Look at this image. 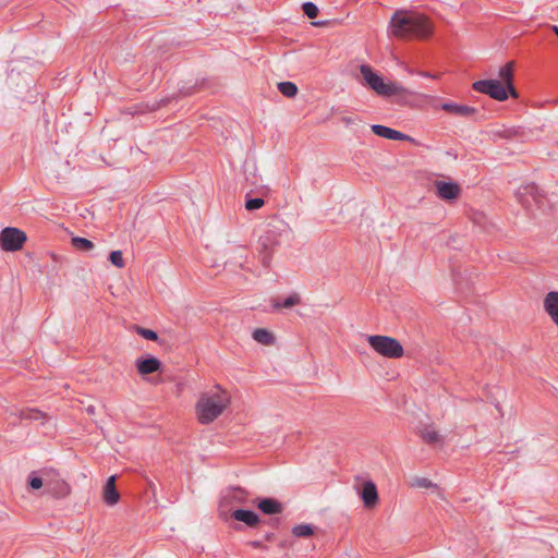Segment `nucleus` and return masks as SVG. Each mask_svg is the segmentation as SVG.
<instances>
[{
	"label": "nucleus",
	"mask_w": 558,
	"mask_h": 558,
	"mask_svg": "<svg viewBox=\"0 0 558 558\" xmlns=\"http://www.w3.org/2000/svg\"><path fill=\"white\" fill-rule=\"evenodd\" d=\"M388 32L391 36L400 39H425L433 33V25L422 14L397 11L391 16Z\"/></svg>",
	"instance_id": "obj_1"
},
{
	"label": "nucleus",
	"mask_w": 558,
	"mask_h": 558,
	"mask_svg": "<svg viewBox=\"0 0 558 558\" xmlns=\"http://www.w3.org/2000/svg\"><path fill=\"white\" fill-rule=\"evenodd\" d=\"M231 404L230 393L217 385L199 395L195 404L197 421L207 425L217 420Z\"/></svg>",
	"instance_id": "obj_2"
},
{
	"label": "nucleus",
	"mask_w": 558,
	"mask_h": 558,
	"mask_svg": "<svg viewBox=\"0 0 558 558\" xmlns=\"http://www.w3.org/2000/svg\"><path fill=\"white\" fill-rule=\"evenodd\" d=\"M360 71L365 83L379 96L390 97L395 95L409 94V90L399 83L385 82L384 78L375 73L369 65H361Z\"/></svg>",
	"instance_id": "obj_3"
},
{
	"label": "nucleus",
	"mask_w": 558,
	"mask_h": 558,
	"mask_svg": "<svg viewBox=\"0 0 558 558\" xmlns=\"http://www.w3.org/2000/svg\"><path fill=\"white\" fill-rule=\"evenodd\" d=\"M367 342L376 353L387 359H400L404 353L401 343L389 336H367Z\"/></svg>",
	"instance_id": "obj_4"
},
{
	"label": "nucleus",
	"mask_w": 558,
	"mask_h": 558,
	"mask_svg": "<svg viewBox=\"0 0 558 558\" xmlns=\"http://www.w3.org/2000/svg\"><path fill=\"white\" fill-rule=\"evenodd\" d=\"M279 245V231L275 228H267L259 236L256 251L264 266H268L275 248Z\"/></svg>",
	"instance_id": "obj_5"
},
{
	"label": "nucleus",
	"mask_w": 558,
	"mask_h": 558,
	"mask_svg": "<svg viewBox=\"0 0 558 558\" xmlns=\"http://www.w3.org/2000/svg\"><path fill=\"white\" fill-rule=\"evenodd\" d=\"M26 240V233L17 228L7 227L0 232V246L5 252L20 251Z\"/></svg>",
	"instance_id": "obj_6"
},
{
	"label": "nucleus",
	"mask_w": 558,
	"mask_h": 558,
	"mask_svg": "<svg viewBox=\"0 0 558 558\" xmlns=\"http://www.w3.org/2000/svg\"><path fill=\"white\" fill-rule=\"evenodd\" d=\"M473 89L478 93L486 94L495 100L504 101L508 99L509 88L498 80H482L473 83Z\"/></svg>",
	"instance_id": "obj_7"
},
{
	"label": "nucleus",
	"mask_w": 558,
	"mask_h": 558,
	"mask_svg": "<svg viewBox=\"0 0 558 558\" xmlns=\"http://www.w3.org/2000/svg\"><path fill=\"white\" fill-rule=\"evenodd\" d=\"M45 487L56 497H64L70 493L69 485L52 472H45Z\"/></svg>",
	"instance_id": "obj_8"
},
{
	"label": "nucleus",
	"mask_w": 558,
	"mask_h": 558,
	"mask_svg": "<svg viewBox=\"0 0 558 558\" xmlns=\"http://www.w3.org/2000/svg\"><path fill=\"white\" fill-rule=\"evenodd\" d=\"M437 195L444 201H456L461 194V187L454 182L435 181Z\"/></svg>",
	"instance_id": "obj_9"
},
{
	"label": "nucleus",
	"mask_w": 558,
	"mask_h": 558,
	"mask_svg": "<svg viewBox=\"0 0 558 558\" xmlns=\"http://www.w3.org/2000/svg\"><path fill=\"white\" fill-rule=\"evenodd\" d=\"M514 65V61H509L502 65L498 71V81L509 88L510 96L517 98L518 94L513 85Z\"/></svg>",
	"instance_id": "obj_10"
},
{
	"label": "nucleus",
	"mask_w": 558,
	"mask_h": 558,
	"mask_svg": "<svg viewBox=\"0 0 558 558\" xmlns=\"http://www.w3.org/2000/svg\"><path fill=\"white\" fill-rule=\"evenodd\" d=\"M372 131L377 136H380V137H384V138H387V140H392V141H411V142L414 141L412 137H410L407 134H403V133H401V132H399L397 130H393L391 128H388V126H385V125H380V124L372 125Z\"/></svg>",
	"instance_id": "obj_11"
},
{
	"label": "nucleus",
	"mask_w": 558,
	"mask_h": 558,
	"mask_svg": "<svg viewBox=\"0 0 558 558\" xmlns=\"http://www.w3.org/2000/svg\"><path fill=\"white\" fill-rule=\"evenodd\" d=\"M360 496L363 500L365 508L373 509L378 504V493L376 485L372 482H365L363 484Z\"/></svg>",
	"instance_id": "obj_12"
},
{
	"label": "nucleus",
	"mask_w": 558,
	"mask_h": 558,
	"mask_svg": "<svg viewBox=\"0 0 558 558\" xmlns=\"http://www.w3.org/2000/svg\"><path fill=\"white\" fill-rule=\"evenodd\" d=\"M543 304L545 312L558 327V292H548L544 298Z\"/></svg>",
	"instance_id": "obj_13"
},
{
	"label": "nucleus",
	"mask_w": 558,
	"mask_h": 558,
	"mask_svg": "<svg viewBox=\"0 0 558 558\" xmlns=\"http://www.w3.org/2000/svg\"><path fill=\"white\" fill-rule=\"evenodd\" d=\"M417 433L426 444H438L441 441V435L433 423L421 424Z\"/></svg>",
	"instance_id": "obj_14"
},
{
	"label": "nucleus",
	"mask_w": 558,
	"mask_h": 558,
	"mask_svg": "<svg viewBox=\"0 0 558 558\" xmlns=\"http://www.w3.org/2000/svg\"><path fill=\"white\" fill-rule=\"evenodd\" d=\"M441 108L451 114L465 118L472 117L476 112L473 107L454 102H445Z\"/></svg>",
	"instance_id": "obj_15"
},
{
	"label": "nucleus",
	"mask_w": 558,
	"mask_h": 558,
	"mask_svg": "<svg viewBox=\"0 0 558 558\" xmlns=\"http://www.w3.org/2000/svg\"><path fill=\"white\" fill-rule=\"evenodd\" d=\"M161 363L156 357L136 361V368L141 375H149L160 369Z\"/></svg>",
	"instance_id": "obj_16"
},
{
	"label": "nucleus",
	"mask_w": 558,
	"mask_h": 558,
	"mask_svg": "<svg viewBox=\"0 0 558 558\" xmlns=\"http://www.w3.org/2000/svg\"><path fill=\"white\" fill-rule=\"evenodd\" d=\"M231 517L234 520L243 522L251 527H254L259 523V517L255 512L250 511V510H244V509L234 510L232 512Z\"/></svg>",
	"instance_id": "obj_17"
},
{
	"label": "nucleus",
	"mask_w": 558,
	"mask_h": 558,
	"mask_svg": "<svg viewBox=\"0 0 558 558\" xmlns=\"http://www.w3.org/2000/svg\"><path fill=\"white\" fill-rule=\"evenodd\" d=\"M257 508L265 514H279L282 512V505L272 498H264L257 502Z\"/></svg>",
	"instance_id": "obj_18"
},
{
	"label": "nucleus",
	"mask_w": 558,
	"mask_h": 558,
	"mask_svg": "<svg viewBox=\"0 0 558 558\" xmlns=\"http://www.w3.org/2000/svg\"><path fill=\"white\" fill-rule=\"evenodd\" d=\"M120 500V493L116 488V476L107 478V506H113Z\"/></svg>",
	"instance_id": "obj_19"
},
{
	"label": "nucleus",
	"mask_w": 558,
	"mask_h": 558,
	"mask_svg": "<svg viewBox=\"0 0 558 558\" xmlns=\"http://www.w3.org/2000/svg\"><path fill=\"white\" fill-rule=\"evenodd\" d=\"M301 303V298L299 294L294 293L288 296L280 303L279 301H274L272 306L277 310L279 308H290Z\"/></svg>",
	"instance_id": "obj_20"
},
{
	"label": "nucleus",
	"mask_w": 558,
	"mask_h": 558,
	"mask_svg": "<svg viewBox=\"0 0 558 558\" xmlns=\"http://www.w3.org/2000/svg\"><path fill=\"white\" fill-rule=\"evenodd\" d=\"M253 339L262 344L269 345L274 341V336L266 329H255L253 331Z\"/></svg>",
	"instance_id": "obj_21"
},
{
	"label": "nucleus",
	"mask_w": 558,
	"mask_h": 558,
	"mask_svg": "<svg viewBox=\"0 0 558 558\" xmlns=\"http://www.w3.org/2000/svg\"><path fill=\"white\" fill-rule=\"evenodd\" d=\"M71 242L73 247L81 252H89L94 248V243L85 238L75 236Z\"/></svg>",
	"instance_id": "obj_22"
},
{
	"label": "nucleus",
	"mask_w": 558,
	"mask_h": 558,
	"mask_svg": "<svg viewBox=\"0 0 558 558\" xmlns=\"http://www.w3.org/2000/svg\"><path fill=\"white\" fill-rule=\"evenodd\" d=\"M279 92L286 97L292 98L298 94V87L292 82H281L278 84Z\"/></svg>",
	"instance_id": "obj_23"
},
{
	"label": "nucleus",
	"mask_w": 558,
	"mask_h": 558,
	"mask_svg": "<svg viewBox=\"0 0 558 558\" xmlns=\"http://www.w3.org/2000/svg\"><path fill=\"white\" fill-rule=\"evenodd\" d=\"M292 534L296 537H310L314 534V529L310 524H299L292 529Z\"/></svg>",
	"instance_id": "obj_24"
},
{
	"label": "nucleus",
	"mask_w": 558,
	"mask_h": 558,
	"mask_svg": "<svg viewBox=\"0 0 558 558\" xmlns=\"http://www.w3.org/2000/svg\"><path fill=\"white\" fill-rule=\"evenodd\" d=\"M22 417L25 420L43 422L46 417V414L35 409H28L22 412Z\"/></svg>",
	"instance_id": "obj_25"
},
{
	"label": "nucleus",
	"mask_w": 558,
	"mask_h": 558,
	"mask_svg": "<svg viewBox=\"0 0 558 558\" xmlns=\"http://www.w3.org/2000/svg\"><path fill=\"white\" fill-rule=\"evenodd\" d=\"M135 331L140 336H142L143 338H145L147 340H151V341H157L158 340V335L154 330L136 326L135 327Z\"/></svg>",
	"instance_id": "obj_26"
},
{
	"label": "nucleus",
	"mask_w": 558,
	"mask_h": 558,
	"mask_svg": "<svg viewBox=\"0 0 558 558\" xmlns=\"http://www.w3.org/2000/svg\"><path fill=\"white\" fill-rule=\"evenodd\" d=\"M109 259L118 268H123L124 265H125L121 251H113V252H111L110 256H109Z\"/></svg>",
	"instance_id": "obj_27"
},
{
	"label": "nucleus",
	"mask_w": 558,
	"mask_h": 558,
	"mask_svg": "<svg viewBox=\"0 0 558 558\" xmlns=\"http://www.w3.org/2000/svg\"><path fill=\"white\" fill-rule=\"evenodd\" d=\"M411 486L417 487V488H429V487H433L434 484L432 483L430 480H428L426 477H414L412 480Z\"/></svg>",
	"instance_id": "obj_28"
},
{
	"label": "nucleus",
	"mask_w": 558,
	"mask_h": 558,
	"mask_svg": "<svg viewBox=\"0 0 558 558\" xmlns=\"http://www.w3.org/2000/svg\"><path fill=\"white\" fill-rule=\"evenodd\" d=\"M303 12L310 19H315L318 14V8L313 2H305L303 4Z\"/></svg>",
	"instance_id": "obj_29"
},
{
	"label": "nucleus",
	"mask_w": 558,
	"mask_h": 558,
	"mask_svg": "<svg viewBox=\"0 0 558 558\" xmlns=\"http://www.w3.org/2000/svg\"><path fill=\"white\" fill-rule=\"evenodd\" d=\"M264 204H265V202L263 198H251V199L246 201L245 208L247 210H255V209H259L260 207H263Z\"/></svg>",
	"instance_id": "obj_30"
},
{
	"label": "nucleus",
	"mask_w": 558,
	"mask_h": 558,
	"mask_svg": "<svg viewBox=\"0 0 558 558\" xmlns=\"http://www.w3.org/2000/svg\"><path fill=\"white\" fill-rule=\"evenodd\" d=\"M29 486L33 489H39V488L44 487L45 486V476L39 477V476L32 474L29 477Z\"/></svg>",
	"instance_id": "obj_31"
},
{
	"label": "nucleus",
	"mask_w": 558,
	"mask_h": 558,
	"mask_svg": "<svg viewBox=\"0 0 558 558\" xmlns=\"http://www.w3.org/2000/svg\"><path fill=\"white\" fill-rule=\"evenodd\" d=\"M242 495H243V492L241 489H234L232 498L234 500L242 501L243 500Z\"/></svg>",
	"instance_id": "obj_32"
},
{
	"label": "nucleus",
	"mask_w": 558,
	"mask_h": 558,
	"mask_svg": "<svg viewBox=\"0 0 558 558\" xmlns=\"http://www.w3.org/2000/svg\"><path fill=\"white\" fill-rule=\"evenodd\" d=\"M342 122L347 125L354 124L356 122V119L354 117H343Z\"/></svg>",
	"instance_id": "obj_33"
},
{
	"label": "nucleus",
	"mask_w": 558,
	"mask_h": 558,
	"mask_svg": "<svg viewBox=\"0 0 558 558\" xmlns=\"http://www.w3.org/2000/svg\"><path fill=\"white\" fill-rule=\"evenodd\" d=\"M418 74L422 75V76H425V77H433V78H437L438 77L437 75H433V74H429L427 72H420Z\"/></svg>",
	"instance_id": "obj_34"
},
{
	"label": "nucleus",
	"mask_w": 558,
	"mask_h": 558,
	"mask_svg": "<svg viewBox=\"0 0 558 558\" xmlns=\"http://www.w3.org/2000/svg\"><path fill=\"white\" fill-rule=\"evenodd\" d=\"M553 31L555 32V34L558 36V27L557 26H553Z\"/></svg>",
	"instance_id": "obj_35"
}]
</instances>
